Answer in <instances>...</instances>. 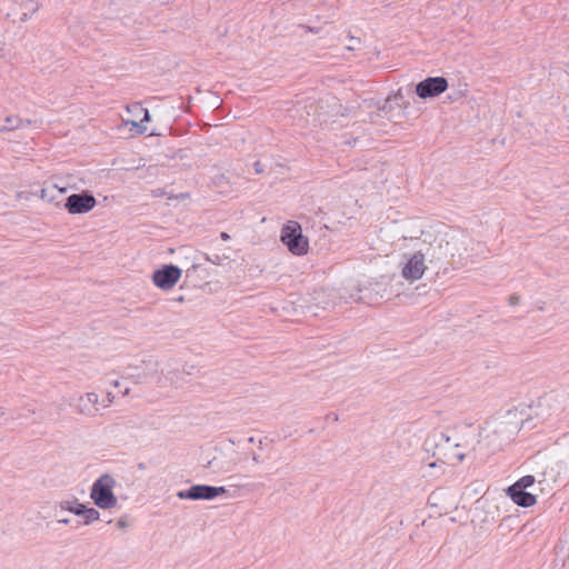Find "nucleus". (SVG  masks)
I'll use <instances>...</instances> for the list:
<instances>
[{
  "label": "nucleus",
  "mask_w": 569,
  "mask_h": 569,
  "mask_svg": "<svg viewBox=\"0 0 569 569\" xmlns=\"http://www.w3.org/2000/svg\"><path fill=\"white\" fill-rule=\"evenodd\" d=\"M447 439H451V442L463 453V457L471 456L473 459L478 457L483 458L490 452L482 450V442L479 439L480 428L473 423H458L451 428H446Z\"/></svg>",
  "instance_id": "nucleus-1"
},
{
  "label": "nucleus",
  "mask_w": 569,
  "mask_h": 569,
  "mask_svg": "<svg viewBox=\"0 0 569 569\" xmlns=\"http://www.w3.org/2000/svg\"><path fill=\"white\" fill-rule=\"evenodd\" d=\"M427 451L432 450V457L436 461L430 462L429 467H436L437 462L457 466L465 459L463 453L456 447L451 439H447L443 430H433L426 440Z\"/></svg>",
  "instance_id": "nucleus-2"
},
{
  "label": "nucleus",
  "mask_w": 569,
  "mask_h": 569,
  "mask_svg": "<svg viewBox=\"0 0 569 569\" xmlns=\"http://www.w3.org/2000/svg\"><path fill=\"white\" fill-rule=\"evenodd\" d=\"M116 480L112 476L106 473L99 477L92 485L90 490V498L93 503L101 509H110L118 502L113 493Z\"/></svg>",
  "instance_id": "nucleus-3"
},
{
  "label": "nucleus",
  "mask_w": 569,
  "mask_h": 569,
  "mask_svg": "<svg viewBox=\"0 0 569 569\" xmlns=\"http://www.w3.org/2000/svg\"><path fill=\"white\" fill-rule=\"evenodd\" d=\"M280 240L295 256H303L308 252L309 240L303 236L302 228L297 221H289L282 227Z\"/></svg>",
  "instance_id": "nucleus-4"
},
{
  "label": "nucleus",
  "mask_w": 569,
  "mask_h": 569,
  "mask_svg": "<svg viewBox=\"0 0 569 569\" xmlns=\"http://www.w3.org/2000/svg\"><path fill=\"white\" fill-rule=\"evenodd\" d=\"M97 204L94 196L90 191H81L68 196L63 207L70 214H84L90 212Z\"/></svg>",
  "instance_id": "nucleus-5"
},
{
  "label": "nucleus",
  "mask_w": 569,
  "mask_h": 569,
  "mask_svg": "<svg viewBox=\"0 0 569 569\" xmlns=\"http://www.w3.org/2000/svg\"><path fill=\"white\" fill-rule=\"evenodd\" d=\"M182 276V270L172 263L162 264L152 273L153 284L161 290L172 289Z\"/></svg>",
  "instance_id": "nucleus-6"
},
{
  "label": "nucleus",
  "mask_w": 569,
  "mask_h": 569,
  "mask_svg": "<svg viewBox=\"0 0 569 569\" xmlns=\"http://www.w3.org/2000/svg\"><path fill=\"white\" fill-rule=\"evenodd\" d=\"M449 87L445 77H427L416 84L415 92L420 99L436 98Z\"/></svg>",
  "instance_id": "nucleus-7"
},
{
  "label": "nucleus",
  "mask_w": 569,
  "mask_h": 569,
  "mask_svg": "<svg viewBox=\"0 0 569 569\" xmlns=\"http://www.w3.org/2000/svg\"><path fill=\"white\" fill-rule=\"evenodd\" d=\"M532 417H528L527 419H521L520 422H513L511 420L501 421L499 427L492 432V435H488L486 439L495 440V438L499 437L502 433H507L506 441H511L515 436L519 432L521 428L532 429L536 428V425L531 423Z\"/></svg>",
  "instance_id": "nucleus-8"
},
{
  "label": "nucleus",
  "mask_w": 569,
  "mask_h": 569,
  "mask_svg": "<svg viewBox=\"0 0 569 569\" xmlns=\"http://www.w3.org/2000/svg\"><path fill=\"white\" fill-rule=\"evenodd\" d=\"M425 260V254L421 251L415 252L403 266L402 277L410 281L420 279L426 271Z\"/></svg>",
  "instance_id": "nucleus-9"
},
{
  "label": "nucleus",
  "mask_w": 569,
  "mask_h": 569,
  "mask_svg": "<svg viewBox=\"0 0 569 569\" xmlns=\"http://www.w3.org/2000/svg\"><path fill=\"white\" fill-rule=\"evenodd\" d=\"M177 497L181 500H213L212 486L192 485L188 489L179 490Z\"/></svg>",
  "instance_id": "nucleus-10"
},
{
  "label": "nucleus",
  "mask_w": 569,
  "mask_h": 569,
  "mask_svg": "<svg viewBox=\"0 0 569 569\" xmlns=\"http://www.w3.org/2000/svg\"><path fill=\"white\" fill-rule=\"evenodd\" d=\"M507 496L512 500L513 503H516L519 507L528 508L537 502L536 495H532L527 491V489H522L518 486H509L506 489Z\"/></svg>",
  "instance_id": "nucleus-11"
},
{
  "label": "nucleus",
  "mask_w": 569,
  "mask_h": 569,
  "mask_svg": "<svg viewBox=\"0 0 569 569\" xmlns=\"http://www.w3.org/2000/svg\"><path fill=\"white\" fill-rule=\"evenodd\" d=\"M99 396L96 392H88L80 397L78 401V411L82 415L93 417L98 412Z\"/></svg>",
  "instance_id": "nucleus-12"
},
{
  "label": "nucleus",
  "mask_w": 569,
  "mask_h": 569,
  "mask_svg": "<svg viewBox=\"0 0 569 569\" xmlns=\"http://www.w3.org/2000/svg\"><path fill=\"white\" fill-rule=\"evenodd\" d=\"M67 191L66 188H59L56 184L43 187L40 190V198L49 203H54L60 207L61 201L59 198Z\"/></svg>",
  "instance_id": "nucleus-13"
},
{
  "label": "nucleus",
  "mask_w": 569,
  "mask_h": 569,
  "mask_svg": "<svg viewBox=\"0 0 569 569\" xmlns=\"http://www.w3.org/2000/svg\"><path fill=\"white\" fill-rule=\"evenodd\" d=\"M408 106H409V102L405 101V97L401 93V90L399 89L396 93H393L392 96H389L383 101L382 106L379 107V110L385 113H388V112L392 111L396 107L406 109V108H408Z\"/></svg>",
  "instance_id": "nucleus-14"
},
{
  "label": "nucleus",
  "mask_w": 569,
  "mask_h": 569,
  "mask_svg": "<svg viewBox=\"0 0 569 569\" xmlns=\"http://www.w3.org/2000/svg\"><path fill=\"white\" fill-rule=\"evenodd\" d=\"M30 124H31V120H29V119L23 120V119L19 118L18 116H8L4 119V124L0 127V131L16 130L20 127L30 126Z\"/></svg>",
  "instance_id": "nucleus-15"
},
{
  "label": "nucleus",
  "mask_w": 569,
  "mask_h": 569,
  "mask_svg": "<svg viewBox=\"0 0 569 569\" xmlns=\"http://www.w3.org/2000/svg\"><path fill=\"white\" fill-rule=\"evenodd\" d=\"M26 9L20 17L21 22H27L41 7V4L34 0H27L22 3Z\"/></svg>",
  "instance_id": "nucleus-16"
},
{
  "label": "nucleus",
  "mask_w": 569,
  "mask_h": 569,
  "mask_svg": "<svg viewBox=\"0 0 569 569\" xmlns=\"http://www.w3.org/2000/svg\"><path fill=\"white\" fill-rule=\"evenodd\" d=\"M78 511H80L81 516L84 518L83 525H90L100 518V512L92 507H88L87 505L78 509Z\"/></svg>",
  "instance_id": "nucleus-17"
},
{
  "label": "nucleus",
  "mask_w": 569,
  "mask_h": 569,
  "mask_svg": "<svg viewBox=\"0 0 569 569\" xmlns=\"http://www.w3.org/2000/svg\"><path fill=\"white\" fill-rule=\"evenodd\" d=\"M60 508L62 510H67L76 516H81V512L78 511L81 507L84 506V503L79 502L77 498H74L72 501L66 500L60 502Z\"/></svg>",
  "instance_id": "nucleus-18"
},
{
  "label": "nucleus",
  "mask_w": 569,
  "mask_h": 569,
  "mask_svg": "<svg viewBox=\"0 0 569 569\" xmlns=\"http://www.w3.org/2000/svg\"><path fill=\"white\" fill-rule=\"evenodd\" d=\"M232 466L233 465L231 463L224 466L218 457H213L211 460L208 461L206 467L212 469L216 472H228L232 469Z\"/></svg>",
  "instance_id": "nucleus-19"
},
{
  "label": "nucleus",
  "mask_w": 569,
  "mask_h": 569,
  "mask_svg": "<svg viewBox=\"0 0 569 569\" xmlns=\"http://www.w3.org/2000/svg\"><path fill=\"white\" fill-rule=\"evenodd\" d=\"M36 413V409L30 407V406H26L23 408H21V410L19 412H17L16 415H13V419H30L33 415Z\"/></svg>",
  "instance_id": "nucleus-20"
},
{
  "label": "nucleus",
  "mask_w": 569,
  "mask_h": 569,
  "mask_svg": "<svg viewBox=\"0 0 569 569\" xmlns=\"http://www.w3.org/2000/svg\"><path fill=\"white\" fill-rule=\"evenodd\" d=\"M535 481H536V479H535V477L532 475H527V476H523L520 479H518L512 485L521 487L522 489H527V488L533 486Z\"/></svg>",
  "instance_id": "nucleus-21"
},
{
  "label": "nucleus",
  "mask_w": 569,
  "mask_h": 569,
  "mask_svg": "<svg viewBox=\"0 0 569 569\" xmlns=\"http://www.w3.org/2000/svg\"><path fill=\"white\" fill-rule=\"evenodd\" d=\"M116 526H117L118 529H126V528H128L130 526L129 516L124 515V516L120 517L117 520Z\"/></svg>",
  "instance_id": "nucleus-22"
},
{
  "label": "nucleus",
  "mask_w": 569,
  "mask_h": 569,
  "mask_svg": "<svg viewBox=\"0 0 569 569\" xmlns=\"http://www.w3.org/2000/svg\"><path fill=\"white\" fill-rule=\"evenodd\" d=\"M228 492L227 488L226 487H214L212 486V496H213V499H216L217 497L219 496H222V495H226Z\"/></svg>",
  "instance_id": "nucleus-23"
},
{
  "label": "nucleus",
  "mask_w": 569,
  "mask_h": 569,
  "mask_svg": "<svg viewBox=\"0 0 569 569\" xmlns=\"http://www.w3.org/2000/svg\"><path fill=\"white\" fill-rule=\"evenodd\" d=\"M132 124L136 128V132L139 134H143L147 131V128L142 122L132 121Z\"/></svg>",
  "instance_id": "nucleus-24"
},
{
  "label": "nucleus",
  "mask_w": 569,
  "mask_h": 569,
  "mask_svg": "<svg viewBox=\"0 0 569 569\" xmlns=\"http://www.w3.org/2000/svg\"><path fill=\"white\" fill-rule=\"evenodd\" d=\"M253 169L256 173H262L264 171V164L258 160L253 163Z\"/></svg>",
  "instance_id": "nucleus-25"
},
{
  "label": "nucleus",
  "mask_w": 569,
  "mask_h": 569,
  "mask_svg": "<svg viewBox=\"0 0 569 569\" xmlns=\"http://www.w3.org/2000/svg\"><path fill=\"white\" fill-rule=\"evenodd\" d=\"M508 301H509V303H510L511 306H517V305H519V302H520V296H519V295H517V293H512V295L509 297Z\"/></svg>",
  "instance_id": "nucleus-26"
},
{
  "label": "nucleus",
  "mask_w": 569,
  "mask_h": 569,
  "mask_svg": "<svg viewBox=\"0 0 569 569\" xmlns=\"http://www.w3.org/2000/svg\"><path fill=\"white\" fill-rule=\"evenodd\" d=\"M196 369H197V368H196V366L186 363V365L183 366L182 371H183V373H186V375H193V372H194V370H196Z\"/></svg>",
  "instance_id": "nucleus-27"
},
{
  "label": "nucleus",
  "mask_w": 569,
  "mask_h": 569,
  "mask_svg": "<svg viewBox=\"0 0 569 569\" xmlns=\"http://www.w3.org/2000/svg\"><path fill=\"white\" fill-rule=\"evenodd\" d=\"M143 112V117L141 118L140 122H149L151 120V114L148 109H141Z\"/></svg>",
  "instance_id": "nucleus-28"
},
{
  "label": "nucleus",
  "mask_w": 569,
  "mask_h": 569,
  "mask_svg": "<svg viewBox=\"0 0 569 569\" xmlns=\"http://www.w3.org/2000/svg\"><path fill=\"white\" fill-rule=\"evenodd\" d=\"M325 418H326V420H331L333 422L339 421V416L336 412H329L328 415H326Z\"/></svg>",
  "instance_id": "nucleus-29"
},
{
  "label": "nucleus",
  "mask_w": 569,
  "mask_h": 569,
  "mask_svg": "<svg viewBox=\"0 0 569 569\" xmlns=\"http://www.w3.org/2000/svg\"><path fill=\"white\" fill-rule=\"evenodd\" d=\"M197 269H198V264H193L191 268H189L186 271V277L189 278L191 276V273L194 272Z\"/></svg>",
  "instance_id": "nucleus-30"
},
{
  "label": "nucleus",
  "mask_w": 569,
  "mask_h": 569,
  "mask_svg": "<svg viewBox=\"0 0 569 569\" xmlns=\"http://www.w3.org/2000/svg\"><path fill=\"white\" fill-rule=\"evenodd\" d=\"M220 238H221L222 240L227 241V240H229V239H230V236H229L227 232H224V231H223V232H221V233H220Z\"/></svg>",
  "instance_id": "nucleus-31"
},
{
  "label": "nucleus",
  "mask_w": 569,
  "mask_h": 569,
  "mask_svg": "<svg viewBox=\"0 0 569 569\" xmlns=\"http://www.w3.org/2000/svg\"><path fill=\"white\" fill-rule=\"evenodd\" d=\"M252 460H253L256 463H260V462H261V460H260V456H259V455H257V453H253V455H252Z\"/></svg>",
  "instance_id": "nucleus-32"
},
{
  "label": "nucleus",
  "mask_w": 569,
  "mask_h": 569,
  "mask_svg": "<svg viewBox=\"0 0 569 569\" xmlns=\"http://www.w3.org/2000/svg\"><path fill=\"white\" fill-rule=\"evenodd\" d=\"M58 521H59V523H63V525H69L70 523V519L69 518H62V519H59Z\"/></svg>",
  "instance_id": "nucleus-33"
},
{
  "label": "nucleus",
  "mask_w": 569,
  "mask_h": 569,
  "mask_svg": "<svg viewBox=\"0 0 569 569\" xmlns=\"http://www.w3.org/2000/svg\"><path fill=\"white\" fill-rule=\"evenodd\" d=\"M302 28H306V26H301ZM307 31H310V32H318L319 29H313V28H310V27H307Z\"/></svg>",
  "instance_id": "nucleus-34"
},
{
  "label": "nucleus",
  "mask_w": 569,
  "mask_h": 569,
  "mask_svg": "<svg viewBox=\"0 0 569 569\" xmlns=\"http://www.w3.org/2000/svg\"><path fill=\"white\" fill-rule=\"evenodd\" d=\"M561 566L569 568V559L568 560H561Z\"/></svg>",
  "instance_id": "nucleus-35"
},
{
  "label": "nucleus",
  "mask_w": 569,
  "mask_h": 569,
  "mask_svg": "<svg viewBox=\"0 0 569 569\" xmlns=\"http://www.w3.org/2000/svg\"><path fill=\"white\" fill-rule=\"evenodd\" d=\"M6 416V408L0 407V417Z\"/></svg>",
  "instance_id": "nucleus-36"
},
{
  "label": "nucleus",
  "mask_w": 569,
  "mask_h": 569,
  "mask_svg": "<svg viewBox=\"0 0 569 569\" xmlns=\"http://www.w3.org/2000/svg\"><path fill=\"white\" fill-rule=\"evenodd\" d=\"M547 399L546 398H539V401H538V405L541 406L543 402H546Z\"/></svg>",
  "instance_id": "nucleus-37"
},
{
  "label": "nucleus",
  "mask_w": 569,
  "mask_h": 569,
  "mask_svg": "<svg viewBox=\"0 0 569 569\" xmlns=\"http://www.w3.org/2000/svg\"><path fill=\"white\" fill-rule=\"evenodd\" d=\"M248 442H249V443H253V442H254V438H253V437H250V438L248 439Z\"/></svg>",
  "instance_id": "nucleus-38"
},
{
  "label": "nucleus",
  "mask_w": 569,
  "mask_h": 569,
  "mask_svg": "<svg viewBox=\"0 0 569 569\" xmlns=\"http://www.w3.org/2000/svg\"><path fill=\"white\" fill-rule=\"evenodd\" d=\"M501 445H502V443H498V446H497V447H495V448L491 450V452H493L496 449H499V448L501 447Z\"/></svg>",
  "instance_id": "nucleus-39"
},
{
  "label": "nucleus",
  "mask_w": 569,
  "mask_h": 569,
  "mask_svg": "<svg viewBox=\"0 0 569 569\" xmlns=\"http://www.w3.org/2000/svg\"><path fill=\"white\" fill-rule=\"evenodd\" d=\"M553 566L556 567L558 565V558H555L552 561Z\"/></svg>",
  "instance_id": "nucleus-40"
},
{
  "label": "nucleus",
  "mask_w": 569,
  "mask_h": 569,
  "mask_svg": "<svg viewBox=\"0 0 569 569\" xmlns=\"http://www.w3.org/2000/svg\"><path fill=\"white\" fill-rule=\"evenodd\" d=\"M111 392H108L107 399H109V402H112V399H110Z\"/></svg>",
  "instance_id": "nucleus-41"
},
{
  "label": "nucleus",
  "mask_w": 569,
  "mask_h": 569,
  "mask_svg": "<svg viewBox=\"0 0 569 569\" xmlns=\"http://www.w3.org/2000/svg\"><path fill=\"white\" fill-rule=\"evenodd\" d=\"M111 392H108L107 399H109V402H112V399H110Z\"/></svg>",
  "instance_id": "nucleus-42"
},
{
  "label": "nucleus",
  "mask_w": 569,
  "mask_h": 569,
  "mask_svg": "<svg viewBox=\"0 0 569 569\" xmlns=\"http://www.w3.org/2000/svg\"><path fill=\"white\" fill-rule=\"evenodd\" d=\"M111 392H108L107 399H109V402H112V399H110Z\"/></svg>",
  "instance_id": "nucleus-43"
},
{
  "label": "nucleus",
  "mask_w": 569,
  "mask_h": 569,
  "mask_svg": "<svg viewBox=\"0 0 569 569\" xmlns=\"http://www.w3.org/2000/svg\"><path fill=\"white\" fill-rule=\"evenodd\" d=\"M511 415H512V411H510V410H509V411L507 412V417H510Z\"/></svg>",
  "instance_id": "nucleus-44"
}]
</instances>
